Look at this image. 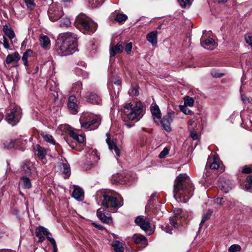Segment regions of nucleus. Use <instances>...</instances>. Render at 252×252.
I'll return each mask as SVG.
<instances>
[{"mask_svg":"<svg viewBox=\"0 0 252 252\" xmlns=\"http://www.w3.org/2000/svg\"><path fill=\"white\" fill-rule=\"evenodd\" d=\"M194 188L186 174H180L175 179L173 187L174 197L179 202L186 203L193 195Z\"/></svg>","mask_w":252,"mask_h":252,"instance_id":"nucleus-1","label":"nucleus"},{"mask_svg":"<svg viewBox=\"0 0 252 252\" xmlns=\"http://www.w3.org/2000/svg\"><path fill=\"white\" fill-rule=\"evenodd\" d=\"M144 115V105L140 101L126 104L123 110V120L127 128L134 126Z\"/></svg>","mask_w":252,"mask_h":252,"instance_id":"nucleus-2","label":"nucleus"},{"mask_svg":"<svg viewBox=\"0 0 252 252\" xmlns=\"http://www.w3.org/2000/svg\"><path fill=\"white\" fill-rule=\"evenodd\" d=\"M60 44L59 54L66 56L74 53L77 50V39L75 34L71 32H65L61 34L58 39Z\"/></svg>","mask_w":252,"mask_h":252,"instance_id":"nucleus-3","label":"nucleus"},{"mask_svg":"<svg viewBox=\"0 0 252 252\" xmlns=\"http://www.w3.org/2000/svg\"><path fill=\"white\" fill-rule=\"evenodd\" d=\"M75 24L80 27L88 33H94L96 30L97 25L92 21L90 18L84 14H79L76 18Z\"/></svg>","mask_w":252,"mask_h":252,"instance_id":"nucleus-4","label":"nucleus"},{"mask_svg":"<svg viewBox=\"0 0 252 252\" xmlns=\"http://www.w3.org/2000/svg\"><path fill=\"white\" fill-rule=\"evenodd\" d=\"M103 200L101 205L110 210L117 209L123 205V200H118L116 197H114L110 192H104L102 193Z\"/></svg>","mask_w":252,"mask_h":252,"instance_id":"nucleus-5","label":"nucleus"},{"mask_svg":"<svg viewBox=\"0 0 252 252\" xmlns=\"http://www.w3.org/2000/svg\"><path fill=\"white\" fill-rule=\"evenodd\" d=\"M79 122L82 128H90V130H92L96 129L98 126L100 120L98 118L91 119L90 118L89 114L83 113L80 118Z\"/></svg>","mask_w":252,"mask_h":252,"instance_id":"nucleus-6","label":"nucleus"},{"mask_svg":"<svg viewBox=\"0 0 252 252\" xmlns=\"http://www.w3.org/2000/svg\"><path fill=\"white\" fill-rule=\"evenodd\" d=\"M21 118V109L18 106H14L9 113H7L5 120L12 126L16 125Z\"/></svg>","mask_w":252,"mask_h":252,"instance_id":"nucleus-7","label":"nucleus"},{"mask_svg":"<svg viewBox=\"0 0 252 252\" xmlns=\"http://www.w3.org/2000/svg\"><path fill=\"white\" fill-rule=\"evenodd\" d=\"M49 19L55 22L60 19L63 15L62 8L54 4L51 5L48 11Z\"/></svg>","mask_w":252,"mask_h":252,"instance_id":"nucleus-8","label":"nucleus"},{"mask_svg":"<svg viewBox=\"0 0 252 252\" xmlns=\"http://www.w3.org/2000/svg\"><path fill=\"white\" fill-rule=\"evenodd\" d=\"M175 117V112L172 110H168L167 113L161 120V125L163 128L167 132L171 130V124Z\"/></svg>","mask_w":252,"mask_h":252,"instance_id":"nucleus-9","label":"nucleus"},{"mask_svg":"<svg viewBox=\"0 0 252 252\" xmlns=\"http://www.w3.org/2000/svg\"><path fill=\"white\" fill-rule=\"evenodd\" d=\"M21 172L26 176H30L35 171V168L33 166L32 162L29 160L24 161L21 165Z\"/></svg>","mask_w":252,"mask_h":252,"instance_id":"nucleus-10","label":"nucleus"},{"mask_svg":"<svg viewBox=\"0 0 252 252\" xmlns=\"http://www.w3.org/2000/svg\"><path fill=\"white\" fill-rule=\"evenodd\" d=\"M218 186L223 192L227 193L232 189V184L229 180L223 177L220 178Z\"/></svg>","mask_w":252,"mask_h":252,"instance_id":"nucleus-11","label":"nucleus"},{"mask_svg":"<svg viewBox=\"0 0 252 252\" xmlns=\"http://www.w3.org/2000/svg\"><path fill=\"white\" fill-rule=\"evenodd\" d=\"M135 222L145 231L149 230L151 227V223L149 220L147 218H144L143 216L136 217L135 220Z\"/></svg>","mask_w":252,"mask_h":252,"instance_id":"nucleus-12","label":"nucleus"},{"mask_svg":"<svg viewBox=\"0 0 252 252\" xmlns=\"http://www.w3.org/2000/svg\"><path fill=\"white\" fill-rule=\"evenodd\" d=\"M77 99L74 95H70L68 98L67 106L70 113L76 114L78 112V106Z\"/></svg>","mask_w":252,"mask_h":252,"instance_id":"nucleus-13","label":"nucleus"},{"mask_svg":"<svg viewBox=\"0 0 252 252\" xmlns=\"http://www.w3.org/2000/svg\"><path fill=\"white\" fill-rule=\"evenodd\" d=\"M49 234H50V233L46 228L43 226H39L36 228L35 235L37 237H38V242H42L45 240L44 235L47 237L49 236Z\"/></svg>","mask_w":252,"mask_h":252,"instance_id":"nucleus-14","label":"nucleus"},{"mask_svg":"<svg viewBox=\"0 0 252 252\" xmlns=\"http://www.w3.org/2000/svg\"><path fill=\"white\" fill-rule=\"evenodd\" d=\"M179 224L177 222L176 218H171L169 220V222L166 224L164 228V230L167 233L172 234L173 227L174 228H178Z\"/></svg>","mask_w":252,"mask_h":252,"instance_id":"nucleus-15","label":"nucleus"},{"mask_svg":"<svg viewBox=\"0 0 252 252\" xmlns=\"http://www.w3.org/2000/svg\"><path fill=\"white\" fill-rule=\"evenodd\" d=\"M124 50V43L119 42L115 46H112L110 48V57H114L117 54H120Z\"/></svg>","mask_w":252,"mask_h":252,"instance_id":"nucleus-16","label":"nucleus"},{"mask_svg":"<svg viewBox=\"0 0 252 252\" xmlns=\"http://www.w3.org/2000/svg\"><path fill=\"white\" fill-rule=\"evenodd\" d=\"M97 216L99 219L103 222L109 224L112 221V218L109 216H106L104 213V210L102 208H99L96 212Z\"/></svg>","mask_w":252,"mask_h":252,"instance_id":"nucleus-17","label":"nucleus"},{"mask_svg":"<svg viewBox=\"0 0 252 252\" xmlns=\"http://www.w3.org/2000/svg\"><path fill=\"white\" fill-rule=\"evenodd\" d=\"M121 83V80L120 79H117L115 81H114V85H113L114 94H113L112 92H110V95L112 100L116 99L118 97L119 91L120 90Z\"/></svg>","mask_w":252,"mask_h":252,"instance_id":"nucleus-18","label":"nucleus"},{"mask_svg":"<svg viewBox=\"0 0 252 252\" xmlns=\"http://www.w3.org/2000/svg\"><path fill=\"white\" fill-rule=\"evenodd\" d=\"M88 102L94 104H99L101 101L100 97L96 93L91 92L86 96Z\"/></svg>","mask_w":252,"mask_h":252,"instance_id":"nucleus-19","label":"nucleus"},{"mask_svg":"<svg viewBox=\"0 0 252 252\" xmlns=\"http://www.w3.org/2000/svg\"><path fill=\"white\" fill-rule=\"evenodd\" d=\"M72 196L78 201H82L84 199V191L80 187L74 186Z\"/></svg>","mask_w":252,"mask_h":252,"instance_id":"nucleus-20","label":"nucleus"},{"mask_svg":"<svg viewBox=\"0 0 252 252\" xmlns=\"http://www.w3.org/2000/svg\"><path fill=\"white\" fill-rule=\"evenodd\" d=\"M132 240L135 243L141 244L144 246V247H145L148 245L146 237L141 234H134L132 237Z\"/></svg>","mask_w":252,"mask_h":252,"instance_id":"nucleus-21","label":"nucleus"},{"mask_svg":"<svg viewBox=\"0 0 252 252\" xmlns=\"http://www.w3.org/2000/svg\"><path fill=\"white\" fill-rule=\"evenodd\" d=\"M20 57L19 53L16 52L13 54L7 55L5 60V63L8 64L12 63H16L20 60Z\"/></svg>","mask_w":252,"mask_h":252,"instance_id":"nucleus-22","label":"nucleus"},{"mask_svg":"<svg viewBox=\"0 0 252 252\" xmlns=\"http://www.w3.org/2000/svg\"><path fill=\"white\" fill-rule=\"evenodd\" d=\"M20 184L25 189H29L32 187L31 180L27 176H23L20 178Z\"/></svg>","mask_w":252,"mask_h":252,"instance_id":"nucleus-23","label":"nucleus"},{"mask_svg":"<svg viewBox=\"0 0 252 252\" xmlns=\"http://www.w3.org/2000/svg\"><path fill=\"white\" fill-rule=\"evenodd\" d=\"M151 111L154 119L156 118L160 119L161 118V114L158 106L157 105H152L151 107Z\"/></svg>","mask_w":252,"mask_h":252,"instance_id":"nucleus-24","label":"nucleus"},{"mask_svg":"<svg viewBox=\"0 0 252 252\" xmlns=\"http://www.w3.org/2000/svg\"><path fill=\"white\" fill-rule=\"evenodd\" d=\"M200 42L202 46L207 49H209L215 44L214 40L212 38H208L204 40H203V38H201L200 39Z\"/></svg>","mask_w":252,"mask_h":252,"instance_id":"nucleus-25","label":"nucleus"},{"mask_svg":"<svg viewBox=\"0 0 252 252\" xmlns=\"http://www.w3.org/2000/svg\"><path fill=\"white\" fill-rule=\"evenodd\" d=\"M157 31H153L147 35V40L150 42L153 45L157 44Z\"/></svg>","mask_w":252,"mask_h":252,"instance_id":"nucleus-26","label":"nucleus"},{"mask_svg":"<svg viewBox=\"0 0 252 252\" xmlns=\"http://www.w3.org/2000/svg\"><path fill=\"white\" fill-rule=\"evenodd\" d=\"M207 165L209 166V167L211 169H217L219 166V160L216 158H208Z\"/></svg>","mask_w":252,"mask_h":252,"instance_id":"nucleus-27","label":"nucleus"},{"mask_svg":"<svg viewBox=\"0 0 252 252\" xmlns=\"http://www.w3.org/2000/svg\"><path fill=\"white\" fill-rule=\"evenodd\" d=\"M3 31L10 39H12L15 36L13 30L7 25L3 26Z\"/></svg>","mask_w":252,"mask_h":252,"instance_id":"nucleus-28","label":"nucleus"},{"mask_svg":"<svg viewBox=\"0 0 252 252\" xmlns=\"http://www.w3.org/2000/svg\"><path fill=\"white\" fill-rule=\"evenodd\" d=\"M36 151L37 156L41 159H43L47 154L46 150L39 145L36 146Z\"/></svg>","mask_w":252,"mask_h":252,"instance_id":"nucleus-29","label":"nucleus"},{"mask_svg":"<svg viewBox=\"0 0 252 252\" xmlns=\"http://www.w3.org/2000/svg\"><path fill=\"white\" fill-rule=\"evenodd\" d=\"M112 246L114 248L115 252H124V249L123 244L119 241H114L112 244Z\"/></svg>","mask_w":252,"mask_h":252,"instance_id":"nucleus-30","label":"nucleus"},{"mask_svg":"<svg viewBox=\"0 0 252 252\" xmlns=\"http://www.w3.org/2000/svg\"><path fill=\"white\" fill-rule=\"evenodd\" d=\"M39 40L42 47L44 48H47L50 46V40L47 36L44 35L41 36Z\"/></svg>","mask_w":252,"mask_h":252,"instance_id":"nucleus-31","label":"nucleus"},{"mask_svg":"<svg viewBox=\"0 0 252 252\" xmlns=\"http://www.w3.org/2000/svg\"><path fill=\"white\" fill-rule=\"evenodd\" d=\"M69 135L79 143H82L84 141V137L81 135H78L72 130L69 132Z\"/></svg>","mask_w":252,"mask_h":252,"instance_id":"nucleus-32","label":"nucleus"},{"mask_svg":"<svg viewBox=\"0 0 252 252\" xmlns=\"http://www.w3.org/2000/svg\"><path fill=\"white\" fill-rule=\"evenodd\" d=\"M40 135L42 136V137L44 138V139L46 141H47L53 145H55L56 144L55 141L53 139V136L47 133L46 132H42L40 133Z\"/></svg>","mask_w":252,"mask_h":252,"instance_id":"nucleus-33","label":"nucleus"},{"mask_svg":"<svg viewBox=\"0 0 252 252\" xmlns=\"http://www.w3.org/2000/svg\"><path fill=\"white\" fill-rule=\"evenodd\" d=\"M89 153L91 154L92 157V160L90 163L91 166H92L96 163L99 158L97 154V151L96 150H91L89 151Z\"/></svg>","mask_w":252,"mask_h":252,"instance_id":"nucleus-34","label":"nucleus"},{"mask_svg":"<svg viewBox=\"0 0 252 252\" xmlns=\"http://www.w3.org/2000/svg\"><path fill=\"white\" fill-rule=\"evenodd\" d=\"M212 213H213V211L211 209H209L206 213L204 214L203 215L202 220L199 224V225H200L199 229H200L202 227L204 222L210 218Z\"/></svg>","mask_w":252,"mask_h":252,"instance_id":"nucleus-35","label":"nucleus"},{"mask_svg":"<svg viewBox=\"0 0 252 252\" xmlns=\"http://www.w3.org/2000/svg\"><path fill=\"white\" fill-rule=\"evenodd\" d=\"M107 138L106 139V143H107L109 149L110 150H112L114 149V147L117 146L116 145V142L113 140L112 141L110 140V135L109 133H106Z\"/></svg>","mask_w":252,"mask_h":252,"instance_id":"nucleus-36","label":"nucleus"},{"mask_svg":"<svg viewBox=\"0 0 252 252\" xmlns=\"http://www.w3.org/2000/svg\"><path fill=\"white\" fill-rule=\"evenodd\" d=\"M71 25L70 19L68 18H63L61 21L59 25L60 27L62 28H66L69 27Z\"/></svg>","mask_w":252,"mask_h":252,"instance_id":"nucleus-37","label":"nucleus"},{"mask_svg":"<svg viewBox=\"0 0 252 252\" xmlns=\"http://www.w3.org/2000/svg\"><path fill=\"white\" fill-rule=\"evenodd\" d=\"M32 51L31 50H28L26 52H25L22 57V60L24 62V64L26 66H28V57L32 54Z\"/></svg>","mask_w":252,"mask_h":252,"instance_id":"nucleus-38","label":"nucleus"},{"mask_svg":"<svg viewBox=\"0 0 252 252\" xmlns=\"http://www.w3.org/2000/svg\"><path fill=\"white\" fill-rule=\"evenodd\" d=\"M82 89V83L80 81L76 82L72 87V92L79 93Z\"/></svg>","mask_w":252,"mask_h":252,"instance_id":"nucleus-39","label":"nucleus"},{"mask_svg":"<svg viewBox=\"0 0 252 252\" xmlns=\"http://www.w3.org/2000/svg\"><path fill=\"white\" fill-rule=\"evenodd\" d=\"M184 103L186 106H189V107L193 106L194 100L192 97L187 96L184 97Z\"/></svg>","mask_w":252,"mask_h":252,"instance_id":"nucleus-40","label":"nucleus"},{"mask_svg":"<svg viewBox=\"0 0 252 252\" xmlns=\"http://www.w3.org/2000/svg\"><path fill=\"white\" fill-rule=\"evenodd\" d=\"M24 2L27 7V8L29 10H32L35 7V3L34 0H24Z\"/></svg>","mask_w":252,"mask_h":252,"instance_id":"nucleus-41","label":"nucleus"},{"mask_svg":"<svg viewBox=\"0 0 252 252\" xmlns=\"http://www.w3.org/2000/svg\"><path fill=\"white\" fill-rule=\"evenodd\" d=\"M0 44H2L4 48L6 49H8L9 48V41L3 35L0 38Z\"/></svg>","mask_w":252,"mask_h":252,"instance_id":"nucleus-42","label":"nucleus"},{"mask_svg":"<svg viewBox=\"0 0 252 252\" xmlns=\"http://www.w3.org/2000/svg\"><path fill=\"white\" fill-rule=\"evenodd\" d=\"M127 18V17L126 15L123 14H117L115 18V20L119 23H121L125 21Z\"/></svg>","mask_w":252,"mask_h":252,"instance_id":"nucleus-43","label":"nucleus"},{"mask_svg":"<svg viewBox=\"0 0 252 252\" xmlns=\"http://www.w3.org/2000/svg\"><path fill=\"white\" fill-rule=\"evenodd\" d=\"M245 188L247 189H252V175H249L246 179Z\"/></svg>","mask_w":252,"mask_h":252,"instance_id":"nucleus-44","label":"nucleus"},{"mask_svg":"<svg viewBox=\"0 0 252 252\" xmlns=\"http://www.w3.org/2000/svg\"><path fill=\"white\" fill-rule=\"evenodd\" d=\"M180 110L186 115H192L193 113V112L189 109L187 106L180 105Z\"/></svg>","mask_w":252,"mask_h":252,"instance_id":"nucleus-45","label":"nucleus"},{"mask_svg":"<svg viewBox=\"0 0 252 252\" xmlns=\"http://www.w3.org/2000/svg\"><path fill=\"white\" fill-rule=\"evenodd\" d=\"M20 140H14L13 141H11L10 142V144L9 146H8V148H17L20 143Z\"/></svg>","mask_w":252,"mask_h":252,"instance_id":"nucleus-46","label":"nucleus"},{"mask_svg":"<svg viewBox=\"0 0 252 252\" xmlns=\"http://www.w3.org/2000/svg\"><path fill=\"white\" fill-rule=\"evenodd\" d=\"M241 249V247L238 245H231L228 249L229 252H238L240 251Z\"/></svg>","mask_w":252,"mask_h":252,"instance_id":"nucleus-47","label":"nucleus"},{"mask_svg":"<svg viewBox=\"0 0 252 252\" xmlns=\"http://www.w3.org/2000/svg\"><path fill=\"white\" fill-rule=\"evenodd\" d=\"M47 239L53 246V252H57L58 248L55 239L50 236H47Z\"/></svg>","mask_w":252,"mask_h":252,"instance_id":"nucleus-48","label":"nucleus"},{"mask_svg":"<svg viewBox=\"0 0 252 252\" xmlns=\"http://www.w3.org/2000/svg\"><path fill=\"white\" fill-rule=\"evenodd\" d=\"M169 154V150L167 148L165 147L163 149V150L160 152L159 155V158H164L165 157Z\"/></svg>","mask_w":252,"mask_h":252,"instance_id":"nucleus-49","label":"nucleus"},{"mask_svg":"<svg viewBox=\"0 0 252 252\" xmlns=\"http://www.w3.org/2000/svg\"><path fill=\"white\" fill-rule=\"evenodd\" d=\"M111 182L113 184L122 183L120 178L118 175H113L111 179Z\"/></svg>","mask_w":252,"mask_h":252,"instance_id":"nucleus-50","label":"nucleus"},{"mask_svg":"<svg viewBox=\"0 0 252 252\" xmlns=\"http://www.w3.org/2000/svg\"><path fill=\"white\" fill-rule=\"evenodd\" d=\"M245 40L247 44L252 47V34H248L245 35Z\"/></svg>","mask_w":252,"mask_h":252,"instance_id":"nucleus-51","label":"nucleus"},{"mask_svg":"<svg viewBox=\"0 0 252 252\" xmlns=\"http://www.w3.org/2000/svg\"><path fill=\"white\" fill-rule=\"evenodd\" d=\"M178 2L183 7H185L190 5L189 0H178Z\"/></svg>","mask_w":252,"mask_h":252,"instance_id":"nucleus-52","label":"nucleus"},{"mask_svg":"<svg viewBox=\"0 0 252 252\" xmlns=\"http://www.w3.org/2000/svg\"><path fill=\"white\" fill-rule=\"evenodd\" d=\"M132 48V44L130 42L126 44L125 46V51L127 53V54H129L131 51Z\"/></svg>","mask_w":252,"mask_h":252,"instance_id":"nucleus-53","label":"nucleus"},{"mask_svg":"<svg viewBox=\"0 0 252 252\" xmlns=\"http://www.w3.org/2000/svg\"><path fill=\"white\" fill-rule=\"evenodd\" d=\"M252 172V170L251 168L248 166H245L243 169H242V172L246 174H249L251 173Z\"/></svg>","mask_w":252,"mask_h":252,"instance_id":"nucleus-54","label":"nucleus"},{"mask_svg":"<svg viewBox=\"0 0 252 252\" xmlns=\"http://www.w3.org/2000/svg\"><path fill=\"white\" fill-rule=\"evenodd\" d=\"M190 135L192 139L196 140L198 138V135L196 131L194 130H191L190 131Z\"/></svg>","mask_w":252,"mask_h":252,"instance_id":"nucleus-55","label":"nucleus"},{"mask_svg":"<svg viewBox=\"0 0 252 252\" xmlns=\"http://www.w3.org/2000/svg\"><path fill=\"white\" fill-rule=\"evenodd\" d=\"M63 167L64 168L63 172L65 173H68L70 170L68 165L66 164H63Z\"/></svg>","mask_w":252,"mask_h":252,"instance_id":"nucleus-56","label":"nucleus"},{"mask_svg":"<svg viewBox=\"0 0 252 252\" xmlns=\"http://www.w3.org/2000/svg\"><path fill=\"white\" fill-rule=\"evenodd\" d=\"M113 150H114L116 156L118 157H119L120 154V150L119 148L117 146H116V147H114V148Z\"/></svg>","mask_w":252,"mask_h":252,"instance_id":"nucleus-57","label":"nucleus"},{"mask_svg":"<svg viewBox=\"0 0 252 252\" xmlns=\"http://www.w3.org/2000/svg\"><path fill=\"white\" fill-rule=\"evenodd\" d=\"M212 75L216 78H220L223 75V74L220 73H212Z\"/></svg>","mask_w":252,"mask_h":252,"instance_id":"nucleus-58","label":"nucleus"},{"mask_svg":"<svg viewBox=\"0 0 252 252\" xmlns=\"http://www.w3.org/2000/svg\"><path fill=\"white\" fill-rule=\"evenodd\" d=\"M223 200V198L222 197H217L215 199L216 203L219 204H222V200Z\"/></svg>","mask_w":252,"mask_h":252,"instance_id":"nucleus-59","label":"nucleus"},{"mask_svg":"<svg viewBox=\"0 0 252 252\" xmlns=\"http://www.w3.org/2000/svg\"><path fill=\"white\" fill-rule=\"evenodd\" d=\"M92 224L95 227L98 228V229H99L100 230H102L103 229V226H101V225L97 224L95 223V222H93V223H92Z\"/></svg>","mask_w":252,"mask_h":252,"instance_id":"nucleus-60","label":"nucleus"},{"mask_svg":"<svg viewBox=\"0 0 252 252\" xmlns=\"http://www.w3.org/2000/svg\"><path fill=\"white\" fill-rule=\"evenodd\" d=\"M0 252H13L10 250L1 249L0 250Z\"/></svg>","mask_w":252,"mask_h":252,"instance_id":"nucleus-61","label":"nucleus"},{"mask_svg":"<svg viewBox=\"0 0 252 252\" xmlns=\"http://www.w3.org/2000/svg\"><path fill=\"white\" fill-rule=\"evenodd\" d=\"M219 3H224L227 2V0H217Z\"/></svg>","mask_w":252,"mask_h":252,"instance_id":"nucleus-62","label":"nucleus"},{"mask_svg":"<svg viewBox=\"0 0 252 252\" xmlns=\"http://www.w3.org/2000/svg\"><path fill=\"white\" fill-rule=\"evenodd\" d=\"M193 122H194V121H190L189 122V124L190 125H192Z\"/></svg>","mask_w":252,"mask_h":252,"instance_id":"nucleus-63","label":"nucleus"},{"mask_svg":"<svg viewBox=\"0 0 252 252\" xmlns=\"http://www.w3.org/2000/svg\"><path fill=\"white\" fill-rule=\"evenodd\" d=\"M156 196V195L154 194H153L152 195H151V199H152L153 198H154V197Z\"/></svg>","mask_w":252,"mask_h":252,"instance_id":"nucleus-64","label":"nucleus"}]
</instances>
